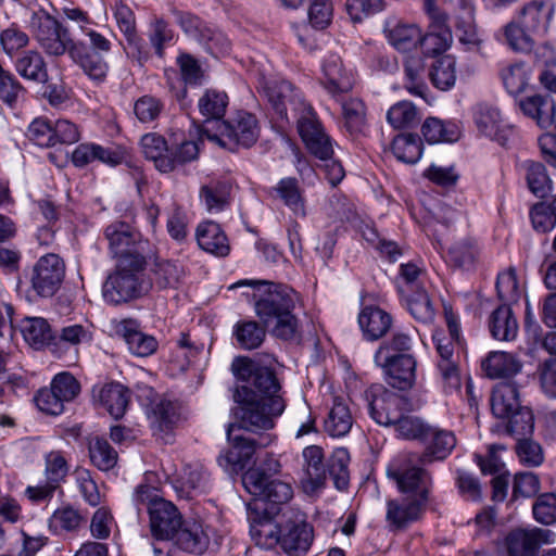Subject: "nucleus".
<instances>
[{
    "label": "nucleus",
    "mask_w": 556,
    "mask_h": 556,
    "mask_svg": "<svg viewBox=\"0 0 556 556\" xmlns=\"http://www.w3.org/2000/svg\"><path fill=\"white\" fill-rule=\"evenodd\" d=\"M200 146L197 140L184 139L180 142L173 141L168 144L167 159L169 161L168 173L188 163L198 160Z\"/></svg>",
    "instance_id": "47"
},
{
    "label": "nucleus",
    "mask_w": 556,
    "mask_h": 556,
    "mask_svg": "<svg viewBox=\"0 0 556 556\" xmlns=\"http://www.w3.org/2000/svg\"><path fill=\"white\" fill-rule=\"evenodd\" d=\"M501 78L510 94H520L529 84L530 71L522 61L506 65L501 71Z\"/></svg>",
    "instance_id": "48"
},
{
    "label": "nucleus",
    "mask_w": 556,
    "mask_h": 556,
    "mask_svg": "<svg viewBox=\"0 0 556 556\" xmlns=\"http://www.w3.org/2000/svg\"><path fill=\"white\" fill-rule=\"evenodd\" d=\"M358 325L367 341H377L391 329L393 317L378 306L368 305L359 312Z\"/></svg>",
    "instance_id": "23"
},
{
    "label": "nucleus",
    "mask_w": 556,
    "mask_h": 556,
    "mask_svg": "<svg viewBox=\"0 0 556 556\" xmlns=\"http://www.w3.org/2000/svg\"><path fill=\"white\" fill-rule=\"evenodd\" d=\"M149 516L152 535L159 540H170L182 525L177 507L166 500L154 503Z\"/></svg>",
    "instance_id": "20"
},
{
    "label": "nucleus",
    "mask_w": 556,
    "mask_h": 556,
    "mask_svg": "<svg viewBox=\"0 0 556 556\" xmlns=\"http://www.w3.org/2000/svg\"><path fill=\"white\" fill-rule=\"evenodd\" d=\"M147 261H117L115 270L109 275L102 287L104 300L113 305L126 303L143 295L148 287L141 279Z\"/></svg>",
    "instance_id": "5"
},
{
    "label": "nucleus",
    "mask_w": 556,
    "mask_h": 556,
    "mask_svg": "<svg viewBox=\"0 0 556 556\" xmlns=\"http://www.w3.org/2000/svg\"><path fill=\"white\" fill-rule=\"evenodd\" d=\"M251 533L279 543L289 556H304L314 539L313 527L303 519L290 520L278 531L270 522H260L258 529L251 527Z\"/></svg>",
    "instance_id": "6"
},
{
    "label": "nucleus",
    "mask_w": 556,
    "mask_h": 556,
    "mask_svg": "<svg viewBox=\"0 0 556 556\" xmlns=\"http://www.w3.org/2000/svg\"><path fill=\"white\" fill-rule=\"evenodd\" d=\"M475 123L482 135L497 141L503 147L506 146L511 135V127L500 117L496 108L479 106L475 113Z\"/></svg>",
    "instance_id": "22"
},
{
    "label": "nucleus",
    "mask_w": 556,
    "mask_h": 556,
    "mask_svg": "<svg viewBox=\"0 0 556 556\" xmlns=\"http://www.w3.org/2000/svg\"><path fill=\"white\" fill-rule=\"evenodd\" d=\"M518 386L515 382L497 383L491 395V409L496 418H506L522 408Z\"/></svg>",
    "instance_id": "29"
},
{
    "label": "nucleus",
    "mask_w": 556,
    "mask_h": 556,
    "mask_svg": "<svg viewBox=\"0 0 556 556\" xmlns=\"http://www.w3.org/2000/svg\"><path fill=\"white\" fill-rule=\"evenodd\" d=\"M489 328L492 337L501 341L514 340L518 332V323L508 305H501L490 316Z\"/></svg>",
    "instance_id": "36"
},
{
    "label": "nucleus",
    "mask_w": 556,
    "mask_h": 556,
    "mask_svg": "<svg viewBox=\"0 0 556 556\" xmlns=\"http://www.w3.org/2000/svg\"><path fill=\"white\" fill-rule=\"evenodd\" d=\"M197 241L202 250L214 255L226 256L229 253L227 238L219 225L214 222H205L198 226Z\"/></svg>",
    "instance_id": "33"
},
{
    "label": "nucleus",
    "mask_w": 556,
    "mask_h": 556,
    "mask_svg": "<svg viewBox=\"0 0 556 556\" xmlns=\"http://www.w3.org/2000/svg\"><path fill=\"white\" fill-rule=\"evenodd\" d=\"M170 541L185 552L201 554L208 547L210 534L199 522L182 521Z\"/></svg>",
    "instance_id": "28"
},
{
    "label": "nucleus",
    "mask_w": 556,
    "mask_h": 556,
    "mask_svg": "<svg viewBox=\"0 0 556 556\" xmlns=\"http://www.w3.org/2000/svg\"><path fill=\"white\" fill-rule=\"evenodd\" d=\"M14 67L24 79L40 84H45L49 79L46 61L41 53L36 50H26L17 54Z\"/></svg>",
    "instance_id": "30"
},
{
    "label": "nucleus",
    "mask_w": 556,
    "mask_h": 556,
    "mask_svg": "<svg viewBox=\"0 0 556 556\" xmlns=\"http://www.w3.org/2000/svg\"><path fill=\"white\" fill-rule=\"evenodd\" d=\"M104 237L109 242L111 254L117 261L124 258L128 262L147 261L149 243L129 224L122 220L111 223L104 229Z\"/></svg>",
    "instance_id": "8"
},
{
    "label": "nucleus",
    "mask_w": 556,
    "mask_h": 556,
    "mask_svg": "<svg viewBox=\"0 0 556 556\" xmlns=\"http://www.w3.org/2000/svg\"><path fill=\"white\" fill-rule=\"evenodd\" d=\"M414 456H410L401 465H392L388 475L392 478L403 496L428 504L432 489V477L424 466L414 465Z\"/></svg>",
    "instance_id": "7"
},
{
    "label": "nucleus",
    "mask_w": 556,
    "mask_h": 556,
    "mask_svg": "<svg viewBox=\"0 0 556 556\" xmlns=\"http://www.w3.org/2000/svg\"><path fill=\"white\" fill-rule=\"evenodd\" d=\"M350 453L346 448H336L328 462L327 471L332 478L338 490H344L349 485Z\"/></svg>",
    "instance_id": "53"
},
{
    "label": "nucleus",
    "mask_w": 556,
    "mask_h": 556,
    "mask_svg": "<svg viewBox=\"0 0 556 556\" xmlns=\"http://www.w3.org/2000/svg\"><path fill=\"white\" fill-rule=\"evenodd\" d=\"M482 368L490 378H509L520 372L522 363L510 353L494 351L482 362Z\"/></svg>",
    "instance_id": "32"
},
{
    "label": "nucleus",
    "mask_w": 556,
    "mask_h": 556,
    "mask_svg": "<svg viewBox=\"0 0 556 556\" xmlns=\"http://www.w3.org/2000/svg\"><path fill=\"white\" fill-rule=\"evenodd\" d=\"M406 305L416 320L425 324L433 320L434 308L425 290L418 289L414 294H407Z\"/></svg>",
    "instance_id": "56"
},
{
    "label": "nucleus",
    "mask_w": 556,
    "mask_h": 556,
    "mask_svg": "<svg viewBox=\"0 0 556 556\" xmlns=\"http://www.w3.org/2000/svg\"><path fill=\"white\" fill-rule=\"evenodd\" d=\"M302 455L305 473L304 488L307 492H315L325 484L327 477L324 451L320 446L309 445L303 450Z\"/></svg>",
    "instance_id": "26"
},
{
    "label": "nucleus",
    "mask_w": 556,
    "mask_h": 556,
    "mask_svg": "<svg viewBox=\"0 0 556 556\" xmlns=\"http://www.w3.org/2000/svg\"><path fill=\"white\" fill-rule=\"evenodd\" d=\"M464 5L463 15L457 17L455 31L459 42L469 51L479 50L482 43L478 35L473 21V8L466 1L462 0Z\"/></svg>",
    "instance_id": "40"
},
{
    "label": "nucleus",
    "mask_w": 556,
    "mask_h": 556,
    "mask_svg": "<svg viewBox=\"0 0 556 556\" xmlns=\"http://www.w3.org/2000/svg\"><path fill=\"white\" fill-rule=\"evenodd\" d=\"M50 387L64 403L72 402L80 392L78 380L66 371L55 375Z\"/></svg>",
    "instance_id": "62"
},
{
    "label": "nucleus",
    "mask_w": 556,
    "mask_h": 556,
    "mask_svg": "<svg viewBox=\"0 0 556 556\" xmlns=\"http://www.w3.org/2000/svg\"><path fill=\"white\" fill-rule=\"evenodd\" d=\"M294 115L298 132L307 150L319 160L332 155V143L313 106H296Z\"/></svg>",
    "instance_id": "9"
},
{
    "label": "nucleus",
    "mask_w": 556,
    "mask_h": 556,
    "mask_svg": "<svg viewBox=\"0 0 556 556\" xmlns=\"http://www.w3.org/2000/svg\"><path fill=\"white\" fill-rule=\"evenodd\" d=\"M532 513L539 523L549 526L556 522V495L554 493L541 494L532 506Z\"/></svg>",
    "instance_id": "64"
},
{
    "label": "nucleus",
    "mask_w": 556,
    "mask_h": 556,
    "mask_svg": "<svg viewBox=\"0 0 556 556\" xmlns=\"http://www.w3.org/2000/svg\"><path fill=\"white\" fill-rule=\"evenodd\" d=\"M84 517L80 513L71 507L64 506L56 509L49 519V527L54 531H74L79 528Z\"/></svg>",
    "instance_id": "61"
},
{
    "label": "nucleus",
    "mask_w": 556,
    "mask_h": 556,
    "mask_svg": "<svg viewBox=\"0 0 556 556\" xmlns=\"http://www.w3.org/2000/svg\"><path fill=\"white\" fill-rule=\"evenodd\" d=\"M89 455L91 463L100 470L108 471L117 463V452L110 443L100 438L93 439L89 444Z\"/></svg>",
    "instance_id": "55"
},
{
    "label": "nucleus",
    "mask_w": 556,
    "mask_h": 556,
    "mask_svg": "<svg viewBox=\"0 0 556 556\" xmlns=\"http://www.w3.org/2000/svg\"><path fill=\"white\" fill-rule=\"evenodd\" d=\"M421 442L425 450L415 456L421 466H428L435 462L444 460L456 446V437L453 431L429 426Z\"/></svg>",
    "instance_id": "16"
},
{
    "label": "nucleus",
    "mask_w": 556,
    "mask_h": 556,
    "mask_svg": "<svg viewBox=\"0 0 556 556\" xmlns=\"http://www.w3.org/2000/svg\"><path fill=\"white\" fill-rule=\"evenodd\" d=\"M353 426V417L348 402L339 396L333 397L332 406L324 422L325 431L333 437L346 435Z\"/></svg>",
    "instance_id": "31"
},
{
    "label": "nucleus",
    "mask_w": 556,
    "mask_h": 556,
    "mask_svg": "<svg viewBox=\"0 0 556 556\" xmlns=\"http://www.w3.org/2000/svg\"><path fill=\"white\" fill-rule=\"evenodd\" d=\"M429 426L420 417L408 414H401L400 418L393 424L394 430L397 437L405 440L420 441L425 437L426 431L429 430Z\"/></svg>",
    "instance_id": "54"
},
{
    "label": "nucleus",
    "mask_w": 556,
    "mask_h": 556,
    "mask_svg": "<svg viewBox=\"0 0 556 556\" xmlns=\"http://www.w3.org/2000/svg\"><path fill=\"white\" fill-rule=\"evenodd\" d=\"M167 479L178 496L191 498L206 491L210 483V473L201 463L184 464L179 469L169 471L165 469Z\"/></svg>",
    "instance_id": "14"
},
{
    "label": "nucleus",
    "mask_w": 556,
    "mask_h": 556,
    "mask_svg": "<svg viewBox=\"0 0 556 556\" xmlns=\"http://www.w3.org/2000/svg\"><path fill=\"white\" fill-rule=\"evenodd\" d=\"M35 37L45 52L53 56L63 55L65 52L71 55L72 47L80 43L75 42L67 28L50 15L39 18Z\"/></svg>",
    "instance_id": "15"
},
{
    "label": "nucleus",
    "mask_w": 556,
    "mask_h": 556,
    "mask_svg": "<svg viewBox=\"0 0 556 556\" xmlns=\"http://www.w3.org/2000/svg\"><path fill=\"white\" fill-rule=\"evenodd\" d=\"M233 401L238 404L235 409L238 429L250 432L269 430L274 428V419L280 416L286 408L282 396L269 397V402L257 400L255 392L248 386L237 387L232 394Z\"/></svg>",
    "instance_id": "3"
},
{
    "label": "nucleus",
    "mask_w": 556,
    "mask_h": 556,
    "mask_svg": "<svg viewBox=\"0 0 556 556\" xmlns=\"http://www.w3.org/2000/svg\"><path fill=\"white\" fill-rule=\"evenodd\" d=\"M150 271L151 286L160 290L178 288L184 277V268L168 260H155Z\"/></svg>",
    "instance_id": "34"
},
{
    "label": "nucleus",
    "mask_w": 556,
    "mask_h": 556,
    "mask_svg": "<svg viewBox=\"0 0 556 556\" xmlns=\"http://www.w3.org/2000/svg\"><path fill=\"white\" fill-rule=\"evenodd\" d=\"M198 115L190 112L194 125L200 132L208 140L220 147L228 143H236L249 148L258 138L257 121L251 113L244 110H237L233 117L227 119L226 106H195Z\"/></svg>",
    "instance_id": "2"
},
{
    "label": "nucleus",
    "mask_w": 556,
    "mask_h": 556,
    "mask_svg": "<svg viewBox=\"0 0 556 556\" xmlns=\"http://www.w3.org/2000/svg\"><path fill=\"white\" fill-rule=\"evenodd\" d=\"M242 483L245 490L254 496V500L248 505L249 510L264 515L258 520L257 517L250 516L254 522H269V519L277 514L279 506L287 504L293 496L290 483L270 480L260 469H249L242 476Z\"/></svg>",
    "instance_id": "4"
},
{
    "label": "nucleus",
    "mask_w": 556,
    "mask_h": 556,
    "mask_svg": "<svg viewBox=\"0 0 556 556\" xmlns=\"http://www.w3.org/2000/svg\"><path fill=\"white\" fill-rule=\"evenodd\" d=\"M243 286L253 288L255 314L264 327H270L273 336L285 341L301 338V323L296 315L300 296L291 287L268 280L243 279L229 289Z\"/></svg>",
    "instance_id": "1"
},
{
    "label": "nucleus",
    "mask_w": 556,
    "mask_h": 556,
    "mask_svg": "<svg viewBox=\"0 0 556 556\" xmlns=\"http://www.w3.org/2000/svg\"><path fill=\"white\" fill-rule=\"evenodd\" d=\"M405 74L410 84L407 85V90L415 96L420 97L424 101H428L426 97L427 87L418 81L425 73V62L420 55H409L405 60Z\"/></svg>",
    "instance_id": "59"
},
{
    "label": "nucleus",
    "mask_w": 556,
    "mask_h": 556,
    "mask_svg": "<svg viewBox=\"0 0 556 556\" xmlns=\"http://www.w3.org/2000/svg\"><path fill=\"white\" fill-rule=\"evenodd\" d=\"M71 58L91 79L102 81L106 77V62L98 53L88 51L84 43L72 47Z\"/></svg>",
    "instance_id": "38"
},
{
    "label": "nucleus",
    "mask_w": 556,
    "mask_h": 556,
    "mask_svg": "<svg viewBox=\"0 0 556 556\" xmlns=\"http://www.w3.org/2000/svg\"><path fill=\"white\" fill-rule=\"evenodd\" d=\"M140 146L146 159L153 162L159 172L168 173L170 164L167 159L168 144L163 136L147 134L142 136Z\"/></svg>",
    "instance_id": "42"
},
{
    "label": "nucleus",
    "mask_w": 556,
    "mask_h": 556,
    "mask_svg": "<svg viewBox=\"0 0 556 556\" xmlns=\"http://www.w3.org/2000/svg\"><path fill=\"white\" fill-rule=\"evenodd\" d=\"M25 93L24 86L0 65V101L7 104L23 101Z\"/></svg>",
    "instance_id": "60"
},
{
    "label": "nucleus",
    "mask_w": 556,
    "mask_h": 556,
    "mask_svg": "<svg viewBox=\"0 0 556 556\" xmlns=\"http://www.w3.org/2000/svg\"><path fill=\"white\" fill-rule=\"evenodd\" d=\"M386 348H378L374 361L381 367L386 381L395 389L406 390L413 387L416 378V361L409 354L386 356Z\"/></svg>",
    "instance_id": "10"
},
{
    "label": "nucleus",
    "mask_w": 556,
    "mask_h": 556,
    "mask_svg": "<svg viewBox=\"0 0 556 556\" xmlns=\"http://www.w3.org/2000/svg\"><path fill=\"white\" fill-rule=\"evenodd\" d=\"M211 55L218 58L230 50V41L220 30L206 25L197 40Z\"/></svg>",
    "instance_id": "57"
},
{
    "label": "nucleus",
    "mask_w": 556,
    "mask_h": 556,
    "mask_svg": "<svg viewBox=\"0 0 556 556\" xmlns=\"http://www.w3.org/2000/svg\"><path fill=\"white\" fill-rule=\"evenodd\" d=\"M392 151L399 161L415 164L422 155V143L417 135L403 134L393 139Z\"/></svg>",
    "instance_id": "46"
},
{
    "label": "nucleus",
    "mask_w": 556,
    "mask_h": 556,
    "mask_svg": "<svg viewBox=\"0 0 556 556\" xmlns=\"http://www.w3.org/2000/svg\"><path fill=\"white\" fill-rule=\"evenodd\" d=\"M384 33L389 43L402 52L410 51L421 41V30L413 24L388 25Z\"/></svg>",
    "instance_id": "39"
},
{
    "label": "nucleus",
    "mask_w": 556,
    "mask_h": 556,
    "mask_svg": "<svg viewBox=\"0 0 556 556\" xmlns=\"http://www.w3.org/2000/svg\"><path fill=\"white\" fill-rule=\"evenodd\" d=\"M553 15V8L544 1H531L522 7L516 17L526 31L535 37L546 33Z\"/></svg>",
    "instance_id": "27"
},
{
    "label": "nucleus",
    "mask_w": 556,
    "mask_h": 556,
    "mask_svg": "<svg viewBox=\"0 0 556 556\" xmlns=\"http://www.w3.org/2000/svg\"><path fill=\"white\" fill-rule=\"evenodd\" d=\"M505 419L506 432L519 441L523 438L530 437L534 429V417L531 409L527 406L509 414Z\"/></svg>",
    "instance_id": "50"
},
{
    "label": "nucleus",
    "mask_w": 556,
    "mask_h": 556,
    "mask_svg": "<svg viewBox=\"0 0 556 556\" xmlns=\"http://www.w3.org/2000/svg\"><path fill=\"white\" fill-rule=\"evenodd\" d=\"M92 399L103 406L115 419L124 416L130 400L129 390L118 382L94 386Z\"/></svg>",
    "instance_id": "21"
},
{
    "label": "nucleus",
    "mask_w": 556,
    "mask_h": 556,
    "mask_svg": "<svg viewBox=\"0 0 556 556\" xmlns=\"http://www.w3.org/2000/svg\"><path fill=\"white\" fill-rule=\"evenodd\" d=\"M518 109L540 128L556 132V106H518Z\"/></svg>",
    "instance_id": "63"
},
{
    "label": "nucleus",
    "mask_w": 556,
    "mask_h": 556,
    "mask_svg": "<svg viewBox=\"0 0 556 556\" xmlns=\"http://www.w3.org/2000/svg\"><path fill=\"white\" fill-rule=\"evenodd\" d=\"M503 36L507 46L516 52L529 53L535 45V36L526 31V27L517 18L503 27Z\"/></svg>",
    "instance_id": "44"
},
{
    "label": "nucleus",
    "mask_w": 556,
    "mask_h": 556,
    "mask_svg": "<svg viewBox=\"0 0 556 556\" xmlns=\"http://www.w3.org/2000/svg\"><path fill=\"white\" fill-rule=\"evenodd\" d=\"M426 506L403 495L389 500L387 501L386 521L393 531L404 530L421 518Z\"/></svg>",
    "instance_id": "19"
},
{
    "label": "nucleus",
    "mask_w": 556,
    "mask_h": 556,
    "mask_svg": "<svg viewBox=\"0 0 556 556\" xmlns=\"http://www.w3.org/2000/svg\"><path fill=\"white\" fill-rule=\"evenodd\" d=\"M233 336L240 348L253 350L263 343L266 331L264 327L254 320L238 321L233 328Z\"/></svg>",
    "instance_id": "49"
},
{
    "label": "nucleus",
    "mask_w": 556,
    "mask_h": 556,
    "mask_svg": "<svg viewBox=\"0 0 556 556\" xmlns=\"http://www.w3.org/2000/svg\"><path fill=\"white\" fill-rule=\"evenodd\" d=\"M262 94L270 104H287L302 102L301 92L289 81H267L262 88Z\"/></svg>",
    "instance_id": "45"
},
{
    "label": "nucleus",
    "mask_w": 556,
    "mask_h": 556,
    "mask_svg": "<svg viewBox=\"0 0 556 556\" xmlns=\"http://www.w3.org/2000/svg\"><path fill=\"white\" fill-rule=\"evenodd\" d=\"M325 77L331 92H346L352 87L350 75L344 71L342 61L338 56H330L323 66Z\"/></svg>",
    "instance_id": "52"
},
{
    "label": "nucleus",
    "mask_w": 556,
    "mask_h": 556,
    "mask_svg": "<svg viewBox=\"0 0 556 556\" xmlns=\"http://www.w3.org/2000/svg\"><path fill=\"white\" fill-rule=\"evenodd\" d=\"M238 430L236 425H229L227 428V439L233 445L235 450L239 452L245 464L251 459L256 448L266 447L274 440V437L269 433L261 434L258 439H253L242 434H236L235 432Z\"/></svg>",
    "instance_id": "43"
},
{
    "label": "nucleus",
    "mask_w": 556,
    "mask_h": 556,
    "mask_svg": "<svg viewBox=\"0 0 556 556\" xmlns=\"http://www.w3.org/2000/svg\"><path fill=\"white\" fill-rule=\"evenodd\" d=\"M273 191L294 215L301 217L306 215L305 199L296 178L287 177L280 179L276 187L273 188Z\"/></svg>",
    "instance_id": "37"
},
{
    "label": "nucleus",
    "mask_w": 556,
    "mask_h": 556,
    "mask_svg": "<svg viewBox=\"0 0 556 556\" xmlns=\"http://www.w3.org/2000/svg\"><path fill=\"white\" fill-rule=\"evenodd\" d=\"M116 331L126 341L129 351L140 357H146L156 351L157 342L154 337L139 330V325L134 319L122 320Z\"/></svg>",
    "instance_id": "24"
},
{
    "label": "nucleus",
    "mask_w": 556,
    "mask_h": 556,
    "mask_svg": "<svg viewBox=\"0 0 556 556\" xmlns=\"http://www.w3.org/2000/svg\"><path fill=\"white\" fill-rule=\"evenodd\" d=\"M231 185L226 180H211L200 189L201 202L207 212L219 213L229 205Z\"/></svg>",
    "instance_id": "35"
},
{
    "label": "nucleus",
    "mask_w": 556,
    "mask_h": 556,
    "mask_svg": "<svg viewBox=\"0 0 556 556\" xmlns=\"http://www.w3.org/2000/svg\"><path fill=\"white\" fill-rule=\"evenodd\" d=\"M433 340L438 352L437 370L444 392L456 391L460 388V375L458 357L454 354L453 341L437 336L433 337Z\"/></svg>",
    "instance_id": "18"
},
{
    "label": "nucleus",
    "mask_w": 556,
    "mask_h": 556,
    "mask_svg": "<svg viewBox=\"0 0 556 556\" xmlns=\"http://www.w3.org/2000/svg\"><path fill=\"white\" fill-rule=\"evenodd\" d=\"M555 533L538 527L516 528L504 538L503 549L506 556H534L543 544H551Z\"/></svg>",
    "instance_id": "12"
},
{
    "label": "nucleus",
    "mask_w": 556,
    "mask_h": 556,
    "mask_svg": "<svg viewBox=\"0 0 556 556\" xmlns=\"http://www.w3.org/2000/svg\"><path fill=\"white\" fill-rule=\"evenodd\" d=\"M153 434L168 442V435L179 420V407L176 402L162 399L152 407L149 416Z\"/></svg>",
    "instance_id": "25"
},
{
    "label": "nucleus",
    "mask_w": 556,
    "mask_h": 556,
    "mask_svg": "<svg viewBox=\"0 0 556 556\" xmlns=\"http://www.w3.org/2000/svg\"><path fill=\"white\" fill-rule=\"evenodd\" d=\"M453 41V35L450 28L441 30H429L426 35L421 34L419 45L422 52L428 55H437L445 52Z\"/></svg>",
    "instance_id": "58"
},
{
    "label": "nucleus",
    "mask_w": 556,
    "mask_h": 556,
    "mask_svg": "<svg viewBox=\"0 0 556 556\" xmlns=\"http://www.w3.org/2000/svg\"><path fill=\"white\" fill-rule=\"evenodd\" d=\"M429 75L437 88L441 90L451 88L456 80L455 59L452 55H443L437 59Z\"/></svg>",
    "instance_id": "51"
},
{
    "label": "nucleus",
    "mask_w": 556,
    "mask_h": 556,
    "mask_svg": "<svg viewBox=\"0 0 556 556\" xmlns=\"http://www.w3.org/2000/svg\"><path fill=\"white\" fill-rule=\"evenodd\" d=\"M65 276V264L63 260L49 253L41 256L33 267L30 283L34 291L42 296L49 298L60 289Z\"/></svg>",
    "instance_id": "11"
},
{
    "label": "nucleus",
    "mask_w": 556,
    "mask_h": 556,
    "mask_svg": "<svg viewBox=\"0 0 556 556\" xmlns=\"http://www.w3.org/2000/svg\"><path fill=\"white\" fill-rule=\"evenodd\" d=\"M370 417L381 426H393L400 415L403 397L382 386H371L365 392Z\"/></svg>",
    "instance_id": "13"
},
{
    "label": "nucleus",
    "mask_w": 556,
    "mask_h": 556,
    "mask_svg": "<svg viewBox=\"0 0 556 556\" xmlns=\"http://www.w3.org/2000/svg\"><path fill=\"white\" fill-rule=\"evenodd\" d=\"M236 375L240 379H248L251 389L255 392L257 400L269 402V397L282 396L281 387L275 372L268 367L255 366L248 361L242 362V366L236 369Z\"/></svg>",
    "instance_id": "17"
},
{
    "label": "nucleus",
    "mask_w": 556,
    "mask_h": 556,
    "mask_svg": "<svg viewBox=\"0 0 556 556\" xmlns=\"http://www.w3.org/2000/svg\"><path fill=\"white\" fill-rule=\"evenodd\" d=\"M20 327L25 341L37 350L54 339L50 325L42 317H25Z\"/></svg>",
    "instance_id": "41"
}]
</instances>
